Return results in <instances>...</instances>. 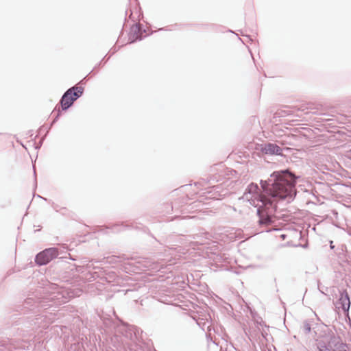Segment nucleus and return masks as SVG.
<instances>
[{
    "label": "nucleus",
    "instance_id": "6e6552de",
    "mask_svg": "<svg viewBox=\"0 0 351 351\" xmlns=\"http://www.w3.org/2000/svg\"><path fill=\"white\" fill-rule=\"evenodd\" d=\"M150 23H133L128 33V43H133L141 40L147 36L153 34Z\"/></svg>",
    "mask_w": 351,
    "mask_h": 351
},
{
    "label": "nucleus",
    "instance_id": "1a4fd4ad",
    "mask_svg": "<svg viewBox=\"0 0 351 351\" xmlns=\"http://www.w3.org/2000/svg\"><path fill=\"white\" fill-rule=\"evenodd\" d=\"M178 237L180 243L183 245L187 243L204 245L206 240L210 239L211 234L203 229H200L197 233L189 235H180Z\"/></svg>",
    "mask_w": 351,
    "mask_h": 351
},
{
    "label": "nucleus",
    "instance_id": "4be33fe9",
    "mask_svg": "<svg viewBox=\"0 0 351 351\" xmlns=\"http://www.w3.org/2000/svg\"><path fill=\"white\" fill-rule=\"evenodd\" d=\"M319 284H320V282H319V281H318V282H317V286H318V289H319V291H320L322 294H324V295H326V293L325 292V291H327L328 288V287H322V288H321V287H320V286H319Z\"/></svg>",
    "mask_w": 351,
    "mask_h": 351
},
{
    "label": "nucleus",
    "instance_id": "f704fd0d",
    "mask_svg": "<svg viewBox=\"0 0 351 351\" xmlns=\"http://www.w3.org/2000/svg\"><path fill=\"white\" fill-rule=\"evenodd\" d=\"M228 32H232V31H231L230 29H228Z\"/></svg>",
    "mask_w": 351,
    "mask_h": 351
},
{
    "label": "nucleus",
    "instance_id": "c756f323",
    "mask_svg": "<svg viewBox=\"0 0 351 351\" xmlns=\"http://www.w3.org/2000/svg\"><path fill=\"white\" fill-rule=\"evenodd\" d=\"M167 206H171V209H173V206L172 204H171V205L167 204Z\"/></svg>",
    "mask_w": 351,
    "mask_h": 351
},
{
    "label": "nucleus",
    "instance_id": "5701e85b",
    "mask_svg": "<svg viewBox=\"0 0 351 351\" xmlns=\"http://www.w3.org/2000/svg\"><path fill=\"white\" fill-rule=\"evenodd\" d=\"M90 74L88 73V75H86L85 77H84L80 82L79 84H82V85H84V84H86L87 80H88V78L87 77Z\"/></svg>",
    "mask_w": 351,
    "mask_h": 351
},
{
    "label": "nucleus",
    "instance_id": "20e7f679",
    "mask_svg": "<svg viewBox=\"0 0 351 351\" xmlns=\"http://www.w3.org/2000/svg\"><path fill=\"white\" fill-rule=\"evenodd\" d=\"M84 92V88L82 86L75 85L68 88L62 95L60 100L61 110H58L56 117L51 121L47 132L54 123H56L62 114V111H66L73 106L74 102L80 98Z\"/></svg>",
    "mask_w": 351,
    "mask_h": 351
},
{
    "label": "nucleus",
    "instance_id": "f03ea898",
    "mask_svg": "<svg viewBox=\"0 0 351 351\" xmlns=\"http://www.w3.org/2000/svg\"><path fill=\"white\" fill-rule=\"evenodd\" d=\"M74 297L73 292L67 290L58 291L53 293L49 298H38L28 297L17 307V311L23 315L17 319L14 320L13 324L19 326L18 330L23 337H28V346L23 344L14 346L15 349L30 350L36 347V343L42 346L43 341L36 342V338L43 332L44 329L48 328L49 322L46 315H43L42 310H47L54 304L66 303L70 298Z\"/></svg>",
    "mask_w": 351,
    "mask_h": 351
},
{
    "label": "nucleus",
    "instance_id": "a878e982",
    "mask_svg": "<svg viewBox=\"0 0 351 351\" xmlns=\"http://www.w3.org/2000/svg\"><path fill=\"white\" fill-rule=\"evenodd\" d=\"M330 247L332 250L335 248V245L332 244V241L330 242Z\"/></svg>",
    "mask_w": 351,
    "mask_h": 351
},
{
    "label": "nucleus",
    "instance_id": "7c9ffc66",
    "mask_svg": "<svg viewBox=\"0 0 351 351\" xmlns=\"http://www.w3.org/2000/svg\"><path fill=\"white\" fill-rule=\"evenodd\" d=\"M281 237H282L283 239H285V234H282V235H281Z\"/></svg>",
    "mask_w": 351,
    "mask_h": 351
},
{
    "label": "nucleus",
    "instance_id": "b1692460",
    "mask_svg": "<svg viewBox=\"0 0 351 351\" xmlns=\"http://www.w3.org/2000/svg\"><path fill=\"white\" fill-rule=\"evenodd\" d=\"M34 178H35V184H36L37 183V180H36V170H35V168L34 167Z\"/></svg>",
    "mask_w": 351,
    "mask_h": 351
},
{
    "label": "nucleus",
    "instance_id": "f8f14e48",
    "mask_svg": "<svg viewBox=\"0 0 351 351\" xmlns=\"http://www.w3.org/2000/svg\"><path fill=\"white\" fill-rule=\"evenodd\" d=\"M260 191V188L258 186V185L256 184V183H254V182H252L250 183L246 188L245 191V193H244V197H245L249 202L251 201L252 202V199H253L252 198L251 199H248V197L247 195H252L254 196H258V193ZM263 196H259L258 198H254V199H256V202H257L256 199H260L263 197Z\"/></svg>",
    "mask_w": 351,
    "mask_h": 351
},
{
    "label": "nucleus",
    "instance_id": "72a5a7b5",
    "mask_svg": "<svg viewBox=\"0 0 351 351\" xmlns=\"http://www.w3.org/2000/svg\"><path fill=\"white\" fill-rule=\"evenodd\" d=\"M191 245H193V248H195V245L196 244H191Z\"/></svg>",
    "mask_w": 351,
    "mask_h": 351
},
{
    "label": "nucleus",
    "instance_id": "2eb2a0df",
    "mask_svg": "<svg viewBox=\"0 0 351 351\" xmlns=\"http://www.w3.org/2000/svg\"><path fill=\"white\" fill-rule=\"evenodd\" d=\"M12 343L8 338H0V351H11Z\"/></svg>",
    "mask_w": 351,
    "mask_h": 351
},
{
    "label": "nucleus",
    "instance_id": "473e14b6",
    "mask_svg": "<svg viewBox=\"0 0 351 351\" xmlns=\"http://www.w3.org/2000/svg\"><path fill=\"white\" fill-rule=\"evenodd\" d=\"M265 231H266L267 232H271V229L266 230Z\"/></svg>",
    "mask_w": 351,
    "mask_h": 351
},
{
    "label": "nucleus",
    "instance_id": "bb28decb",
    "mask_svg": "<svg viewBox=\"0 0 351 351\" xmlns=\"http://www.w3.org/2000/svg\"><path fill=\"white\" fill-rule=\"evenodd\" d=\"M67 211V209L66 210H61V212H60L61 214L62 215H66V212Z\"/></svg>",
    "mask_w": 351,
    "mask_h": 351
},
{
    "label": "nucleus",
    "instance_id": "2f4dec72",
    "mask_svg": "<svg viewBox=\"0 0 351 351\" xmlns=\"http://www.w3.org/2000/svg\"><path fill=\"white\" fill-rule=\"evenodd\" d=\"M69 256H71L70 254H69ZM70 259L73 260V261H75V258H73L71 257L69 258Z\"/></svg>",
    "mask_w": 351,
    "mask_h": 351
},
{
    "label": "nucleus",
    "instance_id": "7ed1b4c3",
    "mask_svg": "<svg viewBox=\"0 0 351 351\" xmlns=\"http://www.w3.org/2000/svg\"><path fill=\"white\" fill-rule=\"evenodd\" d=\"M104 325L114 330L117 335L121 336V341L128 351H155L148 346L140 341L142 331L134 325L123 322L116 316V320L112 318H104Z\"/></svg>",
    "mask_w": 351,
    "mask_h": 351
},
{
    "label": "nucleus",
    "instance_id": "0eeeda50",
    "mask_svg": "<svg viewBox=\"0 0 351 351\" xmlns=\"http://www.w3.org/2000/svg\"><path fill=\"white\" fill-rule=\"evenodd\" d=\"M71 267V270L75 269L78 273L84 274V278L88 281H93L97 279L107 280L106 271L103 267L93 266V264H87L85 266L73 264Z\"/></svg>",
    "mask_w": 351,
    "mask_h": 351
},
{
    "label": "nucleus",
    "instance_id": "c9c22d12",
    "mask_svg": "<svg viewBox=\"0 0 351 351\" xmlns=\"http://www.w3.org/2000/svg\"><path fill=\"white\" fill-rule=\"evenodd\" d=\"M350 158H351V151L350 152Z\"/></svg>",
    "mask_w": 351,
    "mask_h": 351
},
{
    "label": "nucleus",
    "instance_id": "9d476101",
    "mask_svg": "<svg viewBox=\"0 0 351 351\" xmlns=\"http://www.w3.org/2000/svg\"><path fill=\"white\" fill-rule=\"evenodd\" d=\"M260 151L264 155L283 156L282 149L274 143L267 142L261 144Z\"/></svg>",
    "mask_w": 351,
    "mask_h": 351
},
{
    "label": "nucleus",
    "instance_id": "9b49d317",
    "mask_svg": "<svg viewBox=\"0 0 351 351\" xmlns=\"http://www.w3.org/2000/svg\"><path fill=\"white\" fill-rule=\"evenodd\" d=\"M338 304L340 305V307L343 311L345 315H348L350 307V300L348 293L346 289L340 291Z\"/></svg>",
    "mask_w": 351,
    "mask_h": 351
},
{
    "label": "nucleus",
    "instance_id": "412c9836",
    "mask_svg": "<svg viewBox=\"0 0 351 351\" xmlns=\"http://www.w3.org/2000/svg\"><path fill=\"white\" fill-rule=\"evenodd\" d=\"M159 301L165 304H170L172 302L171 297L170 296H165L159 299Z\"/></svg>",
    "mask_w": 351,
    "mask_h": 351
},
{
    "label": "nucleus",
    "instance_id": "dca6fc26",
    "mask_svg": "<svg viewBox=\"0 0 351 351\" xmlns=\"http://www.w3.org/2000/svg\"><path fill=\"white\" fill-rule=\"evenodd\" d=\"M214 257H213V261L215 263V264L217 265H222V263L225 261V259L226 258L225 257V254H214Z\"/></svg>",
    "mask_w": 351,
    "mask_h": 351
},
{
    "label": "nucleus",
    "instance_id": "39448f33",
    "mask_svg": "<svg viewBox=\"0 0 351 351\" xmlns=\"http://www.w3.org/2000/svg\"><path fill=\"white\" fill-rule=\"evenodd\" d=\"M67 250L68 247L66 245H62L60 247H48L38 252L35 256L34 261L39 266L46 265L54 258H66V256H59L63 252H66Z\"/></svg>",
    "mask_w": 351,
    "mask_h": 351
},
{
    "label": "nucleus",
    "instance_id": "6ab92c4d",
    "mask_svg": "<svg viewBox=\"0 0 351 351\" xmlns=\"http://www.w3.org/2000/svg\"><path fill=\"white\" fill-rule=\"evenodd\" d=\"M303 330L306 334H308L311 331V326L308 321L304 322Z\"/></svg>",
    "mask_w": 351,
    "mask_h": 351
},
{
    "label": "nucleus",
    "instance_id": "423d86ee",
    "mask_svg": "<svg viewBox=\"0 0 351 351\" xmlns=\"http://www.w3.org/2000/svg\"><path fill=\"white\" fill-rule=\"evenodd\" d=\"M71 267V270L75 269L78 273L84 274V278L88 281H93L97 279L107 280L106 271L103 267L93 266V264H87L85 266L73 264Z\"/></svg>",
    "mask_w": 351,
    "mask_h": 351
},
{
    "label": "nucleus",
    "instance_id": "f3484780",
    "mask_svg": "<svg viewBox=\"0 0 351 351\" xmlns=\"http://www.w3.org/2000/svg\"><path fill=\"white\" fill-rule=\"evenodd\" d=\"M127 227H128V226L124 225L123 223H120V224L117 223V224H114L113 226L112 230H113V232H119L121 230H124Z\"/></svg>",
    "mask_w": 351,
    "mask_h": 351
},
{
    "label": "nucleus",
    "instance_id": "aec40b11",
    "mask_svg": "<svg viewBox=\"0 0 351 351\" xmlns=\"http://www.w3.org/2000/svg\"><path fill=\"white\" fill-rule=\"evenodd\" d=\"M52 207L56 212H61V210H66V208L65 207H60L59 205L56 204L54 202H52Z\"/></svg>",
    "mask_w": 351,
    "mask_h": 351
},
{
    "label": "nucleus",
    "instance_id": "f257e3e1",
    "mask_svg": "<svg viewBox=\"0 0 351 351\" xmlns=\"http://www.w3.org/2000/svg\"><path fill=\"white\" fill-rule=\"evenodd\" d=\"M298 177L289 169L274 171L267 180H261L263 197L252 199L250 204L256 208L257 223L260 228L272 226L280 217L276 215L278 204L291 202L295 195Z\"/></svg>",
    "mask_w": 351,
    "mask_h": 351
},
{
    "label": "nucleus",
    "instance_id": "cd10ccee",
    "mask_svg": "<svg viewBox=\"0 0 351 351\" xmlns=\"http://www.w3.org/2000/svg\"><path fill=\"white\" fill-rule=\"evenodd\" d=\"M41 145H42V142L40 143L39 145H38L36 147V149H40V147H41Z\"/></svg>",
    "mask_w": 351,
    "mask_h": 351
},
{
    "label": "nucleus",
    "instance_id": "c85d7f7f",
    "mask_svg": "<svg viewBox=\"0 0 351 351\" xmlns=\"http://www.w3.org/2000/svg\"><path fill=\"white\" fill-rule=\"evenodd\" d=\"M215 180L214 178H213L212 177H210V178L208 180V182H210L211 180Z\"/></svg>",
    "mask_w": 351,
    "mask_h": 351
},
{
    "label": "nucleus",
    "instance_id": "a211bd4d",
    "mask_svg": "<svg viewBox=\"0 0 351 351\" xmlns=\"http://www.w3.org/2000/svg\"><path fill=\"white\" fill-rule=\"evenodd\" d=\"M177 27V23H175L173 25H171L169 26H167L165 27H158L157 31H173L176 29V27Z\"/></svg>",
    "mask_w": 351,
    "mask_h": 351
},
{
    "label": "nucleus",
    "instance_id": "4468645a",
    "mask_svg": "<svg viewBox=\"0 0 351 351\" xmlns=\"http://www.w3.org/2000/svg\"><path fill=\"white\" fill-rule=\"evenodd\" d=\"M318 109H319L318 106H315L312 104H302L298 108V110L303 112L305 114H309L311 112L312 114H318L317 112V111L311 112V110H317Z\"/></svg>",
    "mask_w": 351,
    "mask_h": 351
},
{
    "label": "nucleus",
    "instance_id": "393cba45",
    "mask_svg": "<svg viewBox=\"0 0 351 351\" xmlns=\"http://www.w3.org/2000/svg\"><path fill=\"white\" fill-rule=\"evenodd\" d=\"M37 197H39V198H41L43 199H44L45 201H48V199L45 197H43L42 196H40V195H37Z\"/></svg>",
    "mask_w": 351,
    "mask_h": 351
},
{
    "label": "nucleus",
    "instance_id": "ddd939ff",
    "mask_svg": "<svg viewBox=\"0 0 351 351\" xmlns=\"http://www.w3.org/2000/svg\"><path fill=\"white\" fill-rule=\"evenodd\" d=\"M123 45H121L120 46H119L118 47H117L116 46H114L110 50V51L108 52V53L107 55L105 56V57L99 62L97 63L95 67L93 68V69L89 73V74H91V73H93V75L95 74V73H93L94 71L98 68H99L100 66H102L104 64L106 63V62L110 59V58L117 51L119 48L123 46Z\"/></svg>",
    "mask_w": 351,
    "mask_h": 351
}]
</instances>
